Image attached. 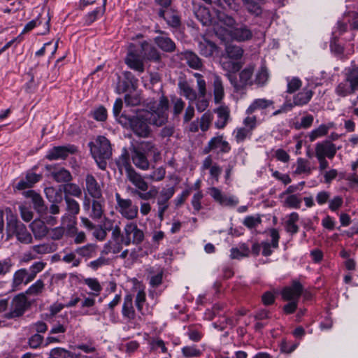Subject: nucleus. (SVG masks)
Instances as JSON below:
<instances>
[{
    "instance_id": "obj_1",
    "label": "nucleus",
    "mask_w": 358,
    "mask_h": 358,
    "mask_svg": "<svg viewBox=\"0 0 358 358\" xmlns=\"http://www.w3.org/2000/svg\"><path fill=\"white\" fill-rule=\"evenodd\" d=\"M121 122L128 126L131 130L138 137L147 138L151 133L149 126V113L140 112L133 115L122 114Z\"/></svg>"
},
{
    "instance_id": "obj_2",
    "label": "nucleus",
    "mask_w": 358,
    "mask_h": 358,
    "mask_svg": "<svg viewBox=\"0 0 358 358\" xmlns=\"http://www.w3.org/2000/svg\"><path fill=\"white\" fill-rule=\"evenodd\" d=\"M90 152L101 170L106 168L107 162L112 155L111 145L108 138L103 136H99L94 141L89 143Z\"/></svg>"
},
{
    "instance_id": "obj_3",
    "label": "nucleus",
    "mask_w": 358,
    "mask_h": 358,
    "mask_svg": "<svg viewBox=\"0 0 358 358\" xmlns=\"http://www.w3.org/2000/svg\"><path fill=\"white\" fill-rule=\"evenodd\" d=\"M169 101L166 96L162 95L156 105L152 106L148 111L149 122L153 125L161 127L165 124L169 118Z\"/></svg>"
},
{
    "instance_id": "obj_4",
    "label": "nucleus",
    "mask_w": 358,
    "mask_h": 358,
    "mask_svg": "<svg viewBox=\"0 0 358 358\" xmlns=\"http://www.w3.org/2000/svg\"><path fill=\"white\" fill-rule=\"evenodd\" d=\"M358 87V71H351L346 79L341 82L335 88L336 94L339 96H347L354 93Z\"/></svg>"
},
{
    "instance_id": "obj_5",
    "label": "nucleus",
    "mask_w": 358,
    "mask_h": 358,
    "mask_svg": "<svg viewBox=\"0 0 358 358\" xmlns=\"http://www.w3.org/2000/svg\"><path fill=\"white\" fill-rule=\"evenodd\" d=\"M176 192L174 187L163 188L156 197L157 215L159 222L164 220V213L167 210L170 204V199Z\"/></svg>"
},
{
    "instance_id": "obj_6",
    "label": "nucleus",
    "mask_w": 358,
    "mask_h": 358,
    "mask_svg": "<svg viewBox=\"0 0 358 358\" xmlns=\"http://www.w3.org/2000/svg\"><path fill=\"white\" fill-rule=\"evenodd\" d=\"M143 59L144 57L139 47L136 48L134 44H131L125 58L126 64L138 73H142L145 70Z\"/></svg>"
},
{
    "instance_id": "obj_7",
    "label": "nucleus",
    "mask_w": 358,
    "mask_h": 358,
    "mask_svg": "<svg viewBox=\"0 0 358 358\" xmlns=\"http://www.w3.org/2000/svg\"><path fill=\"white\" fill-rule=\"evenodd\" d=\"M29 306V303L27 301L25 294H19L12 299L10 311L6 314V317L12 319L20 317Z\"/></svg>"
},
{
    "instance_id": "obj_8",
    "label": "nucleus",
    "mask_w": 358,
    "mask_h": 358,
    "mask_svg": "<svg viewBox=\"0 0 358 358\" xmlns=\"http://www.w3.org/2000/svg\"><path fill=\"white\" fill-rule=\"evenodd\" d=\"M254 72V66H248L242 70L239 74V80H237L236 75H229L228 79L230 83L236 90L243 89L248 85H252L251 80Z\"/></svg>"
},
{
    "instance_id": "obj_9",
    "label": "nucleus",
    "mask_w": 358,
    "mask_h": 358,
    "mask_svg": "<svg viewBox=\"0 0 358 358\" xmlns=\"http://www.w3.org/2000/svg\"><path fill=\"white\" fill-rule=\"evenodd\" d=\"M340 146L337 147L330 140H324L316 143L315 152V157L320 158L333 159L336 155L337 150L340 149Z\"/></svg>"
},
{
    "instance_id": "obj_10",
    "label": "nucleus",
    "mask_w": 358,
    "mask_h": 358,
    "mask_svg": "<svg viewBox=\"0 0 358 358\" xmlns=\"http://www.w3.org/2000/svg\"><path fill=\"white\" fill-rule=\"evenodd\" d=\"M209 194L213 200L222 206L234 207L239 201L238 199L234 195H227L217 187L209 188Z\"/></svg>"
},
{
    "instance_id": "obj_11",
    "label": "nucleus",
    "mask_w": 358,
    "mask_h": 358,
    "mask_svg": "<svg viewBox=\"0 0 358 358\" xmlns=\"http://www.w3.org/2000/svg\"><path fill=\"white\" fill-rule=\"evenodd\" d=\"M66 203V213L62 217V224H76V215L80 212L79 203L69 196H64Z\"/></svg>"
},
{
    "instance_id": "obj_12",
    "label": "nucleus",
    "mask_w": 358,
    "mask_h": 358,
    "mask_svg": "<svg viewBox=\"0 0 358 358\" xmlns=\"http://www.w3.org/2000/svg\"><path fill=\"white\" fill-rule=\"evenodd\" d=\"M115 198L123 217L128 220H132L136 217L138 208V206L132 205L131 200L122 199L119 193L115 194Z\"/></svg>"
},
{
    "instance_id": "obj_13",
    "label": "nucleus",
    "mask_w": 358,
    "mask_h": 358,
    "mask_svg": "<svg viewBox=\"0 0 358 358\" xmlns=\"http://www.w3.org/2000/svg\"><path fill=\"white\" fill-rule=\"evenodd\" d=\"M274 108V101L265 98L254 99L245 110L246 115H252L257 111H260L262 116L266 115L268 108Z\"/></svg>"
},
{
    "instance_id": "obj_14",
    "label": "nucleus",
    "mask_w": 358,
    "mask_h": 358,
    "mask_svg": "<svg viewBox=\"0 0 358 358\" xmlns=\"http://www.w3.org/2000/svg\"><path fill=\"white\" fill-rule=\"evenodd\" d=\"M76 151L77 148L73 145L55 146L48 151L46 158L49 160L65 159L69 154H73Z\"/></svg>"
},
{
    "instance_id": "obj_15",
    "label": "nucleus",
    "mask_w": 358,
    "mask_h": 358,
    "mask_svg": "<svg viewBox=\"0 0 358 358\" xmlns=\"http://www.w3.org/2000/svg\"><path fill=\"white\" fill-rule=\"evenodd\" d=\"M125 234L121 237V241L126 245L134 243H139L143 239V233L137 229L136 225H125Z\"/></svg>"
},
{
    "instance_id": "obj_16",
    "label": "nucleus",
    "mask_w": 358,
    "mask_h": 358,
    "mask_svg": "<svg viewBox=\"0 0 358 358\" xmlns=\"http://www.w3.org/2000/svg\"><path fill=\"white\" fill-rule=\"evenodd\" d=\"M181 60L185 61L187 65L194 70L201 71L203 68L202 59L191 50H186L178 54Z\"/></svg>"
},
{
    "instance_id": "obj_17",
    "label": "nucleus",
    "mask_w": 358,
    "mask_h": 358,
    "mask_svg": "<svg viewBox=\"0 0 358 358\" xmlns=\"http://www.w3.org/2000/svg\"><path fill=\"white\" fill-rule=\"evenodd\" d=\"M303 286L298 281H294L291 286L285 287L282 291V296L286 301H298L303 292Z\"/></svg>"
},
{
    "instance_id": "obj_18",
    "label": "nucleus",
    "mask_w": 358,
    "mask_h": 358,
    "mask_svg": "<svg viewBox=\"0 0 358 358\" xmlns=\"http://www.w3.org/2000/svg\"><path fill=\"white\" fill-rule=\"evenodd\" d=\"M230 36L232 39L238 42H244L252 39L253 34L247 25L241 24L231 30Z\"/></svg>"
},
{
    "instance_id": "obj_19",
    "label": "nucleus",
    "mask_w": 358,
    "mask_h": 358,
    "mask_svg": "<svg viewBox=\"0 0 358 358\" xmlns=\"http://www.w3.org/2000/svg\"><path fill=\"white\" fill-rule=\"evenodd\" d=\"M131 153L132 162L137 168L142 170H148L149 169V161L145 153L138 148L133 146Z\"/></svg>"
},
{
    "instance_id": "obj_20",
    "label": "nucleus",
    "mask_w": 358,
    "mask_h": 358,
    "mask_svg": "<svg viewBox=\"0 0 358 358\" xmlns=\"http://www.w3.org/2000/svg\"><path fill=\"white\" fill-rule=\"evenodd\" d=\"M217 24L214 25V30L217 35L224 36L227 32L226 29L219 28L218 26L224 25L227 27H233L236 24V20L231 17L222 12H218L217 14Z\"/></svg>"
},
{
    "instance_id": "obj_21",
    "label": "nucleus",
    "mask_w": 358,
    "mask_h": 358,
    "mask_svg": "<svg viewBox=\"0 0 358 358\" xmlns=\"http://www.w3.org/2000/svg\"><path fill=\"white\" fill-rule=\"evenodd\" d=\"M212 85L215 103H219L224 96V89L222 80L217 73H213L212 76Z\"/></svg>"
},
{
    "instance_id": "obj_22",
    "label": "nucleus",
    "mask_w": 358,
    "mask_h": 358,
    "mask_svg": "<svg viewBox=\"0 0 358 358\" xmlns=\"http://www.w3.org/2000/svg\"><path fill=\"white\" fill-rule=\"evenodd\" d=\"M269 236L271 238V243L267 241L262 243V255L265 257L269 256L272 253L271 248H277L278 247L279 234L275 229H270L268 231Z\"/></svg>"
},
{
    "instance_id": "obj_23",
    "label": "nucleus",
    "mask_w": 358,
    "mask_h": 358,
    "mask_svg": "<svg viewBox=\"0 0 358 358\" xmlns=\"http://www.w3.org/2000/svg\"><path fill=\"white\" fill-rule=\"evenodd\" d=\"M8 231H13L18 241L24 243L31 241V236L27 230L25 225H6Z\"/></svg>"
},
{
    "instance_id": "obj_24",
    "label": "nucleus",
    "mask_w": 358,
    "mask_h": 358,
    "mask_svg": "<svg viewBox=\"0 0 358 358\" xmlns=\"http://www.w3.org/2000/svg\"><path fill=\"white\" fill-rule=\"evenodd\" d=\"M101 6L96 7L92 11L87 13L83 17V22L85 25H90L97 19L101 17L106 11V0H100Z\"/></svg>"
},
{
    "instance_id": "obj_25",
    "label": "nucleus",
    "mask_w": 358,
    "mask_h": 358,
    "mask_svg": "<svg viewBox=\"0 0 358 358\" xmlns=\"http://www.w3.org/2000/svg\"><path fill=\"white\" fill-rule=\"evenodd\" d=\"M122 314L124 319L131 321L136 317V312L133 306V296L131 294H127L124 299L122 308Z\"/></svg>"
},
{
    "instance_id": "obj_26",
    "label": "nucleus",
    "mask_w": 358,
    "mask_h": 358,
    "mask_svg": "<svg viewBox=\"0 0 358 358\" xmlns=\"http://www.w3.org/2000/svg\"><path fill=\"white\" fill-rule=\"evenodd\" d=\"M86 189L88 194L94 199H99L101 195V189L95 178L88 174L85 178Z\"/></svg>"
},
{
    "instance_id": "obj_27",
    "label": "nucleus",
    "mask_w": 358,
    "mask_h": 358,
    "mask_svg": "<svg viewBox=\"0 0 358 358\" xmlns=\"http://www.w3.org/2000/svg\"><path fill=\"white\" fill-rule=\"evenodd\" d=\"M127 177L128 180L138 189L143 192L148 190V185L147 182H145L143 177L139 173H138L134 169L128 170Z\"/></svg>"
},
{
    "instance_id": "obj_28",
    "label": "nucleus",
    "mask_w": 358,
    "mask_h": 358,
    "mask_svg": "<svg viewBox=\"0 0 358 358\" xmlns=\"http://www.w3.org/2000/svg\"><path fill=\"white\" fill-rule=\"evenodd\" d=\"M139 48L143 54L144 59L150 61L158 62L160 59V54L157 50L149 45L148 43H142Z\"/></svg>"
},
{
    "instance_id": "obj_29",
    "label": "nucleus",
    "mask_w": 358,
    "mask_h": 358,
    "mask_svg": "<svg viewBox=\"0 0 358 358\" xmlns=\"http://www.w3.org/2000/svg\"><path fill=\"white\" fill-rule=\"evenodd\" d=\"M220 64L222 69L227 72L226 76L227 77L229 75H235L241 68L239 62L234 61V59L228 57L222 59Z\"/></svg>"
},
{
    "instance_id": "obj_30",
    "label": "nucleus",
    "mask_w": 358,
    "mask_h": 358,
    "mask_svg": "<svg viewBox=\"0 0 358 358\" xmlns=\"http://www.w3.org/2000/svg\"><path fill=\"white\" fill-rule=\"evenodd\" d=\"M155 43L164 52H172L176 49L175 43L166 36H158L155 38Z\"/></svg>"
},
{
    "instance_id": "obj_31",
    "label": "nucleus",
    "mask_w": 358,
    "mask_h": 358,
    "mask_svg": "<svg viewBox=\"0 0 358 358\" xmlns=\"http://www.w3.org/2000/svg\"><path fill=\"white\" fill-rule=\"evenodd\" d=\"M178 87L180 94L185 96L190 103H193L197 98L196 92L186 82H179Z\"/></svg>"
},
{
    "instance_id": "obj_32",
    "label": "nucleus",
    "mask_w": 358,
    "mask_h": 358,
    "mask_svg": "<svg viewBox=\"0 0 358 358\" xmlns=\"http://www.w3.org/2000/svg\"><path fill=\"white\" fill-rule=\"evenodd\" d=\"M27 275V270L26 268H20L14 273L12 280L13 291L19 290L23 284L25 285Z\"/></svg>"
},
{
    "instance_id": "obj_33",
    "label": "nucleus",
    "mask_w": 358,
    "mask_h": 358,
    "mask_svg": "<svg viewBox=\"0 0 358 358\" xmlns=\"http://www.w3.org/2000/svg\"><path fill=\"white\" fill-rule=\"evenodd\" d=\"M313 92L311 90L303 89L301 92L296 94L293 98V106H303L307 104L311 99Z\"/></svg>"
},
{
    "instance_id": "obj_34",
    "label": "nucleus",
    "mask_w": 358,
    "mask_h": 358,
    "mask_svg": "<svg viewBox=\"0 0 358 358\" xmlns=\"http://www.w3.org/2000/svg\"><path fill=\"white\" fill-rule=\"evenodd\" d=\"M216 113L217 119L215 125L217 129H223L229 119V110L227 107L221 106L216 110Z\"/></svg>"
},
{
    "instance_id": "obj_35",
    "label": "nucleus",
    "mask_w": 358,
    "mask_h": 358,
    "mask_svg": "<svg viewBox=\"0 0 358 358\" xmlns=\"http://www.w3.org/2000/svg\"><path fill=\"white\" fill-rule=\"evenodd\" d=\"M22 194L24 197L31 199L34 208L36 210L41 211L45 208L44 201L43 198L34 190L24 191Z\"/></svg>"
},
{
    "instance_id": "obj_36",
    "label": "nucleus",
    "mask_w": 358,
    "mask_h": 358,
    "mask_svg": "<svg viewBox=\"0 0 358 358\" xmlns=\"http://www.w3.org/2000/svg\"><path fill=\"white\" fill-rule=\"evenodd\" d=\"M210 145H213L215 150L219 149L218 153H228L231 150L229 143L223 139L222 136L212 138Z\"/></svg>"
},
{
    "instance_id": "obj_37",
    "label": "nucleus",
    "mask_w": 358,
    "mask_h": 358,
    "mask_svg": "<svg viewBox=\"0 0 358 358\" xmlns=\"http://www.w3.org/2000/svg\"><path fill=\"white\" fill-rule=\"evenodd\" d=\"M149 273L151 275L150 278V285L152 287H157L162 282L164 271L162 268L157 267H151L149 269Z\"/></svg>"
},
{
    "instance_id": "obj_38",
    "label": "nucleus",
    "mask_w": 358,
    "mask_h": 358,
    "mask_svg": "<svg viewBox=\"0 0 358 358\" xmlns=\"http://www.w3.org/2000/svg\"><path fill=\"white\" fill-rule=\"evenodd\" d=\"M194 15L204 25H208L211 23V18L209 10L204 6H199L195 9Z\"/></svg>"
},
{
    "instance_id": "obj_39",
    "label": "nucleus",
    "mask_w": 358,
    "mask_h": 358,
    "mask_svg": "<svg viewBox=\"0 0 358 358\" xmlns=\"http://www.w3.org/2000/svg\"><path fill=\"white\" fill-rule=\"evenodd\" d=\"M216 49V45L214 43L204 40L199 43V50L201 55L209 57H211Z\"/></svg>"
},
{
    "instance_id": "obj_40",
    "label": "nucleus",
    "mask_w": 358,
    "mask_h": 358,
    "mask_svg": "<svg viewBox=\"0 0 358 358\" xmlns=\"http://www.w3.org/2000/svg\"><path fill=\"white\" fill-rule=\"evenodd\" d=\"M52 178L57 182H69L72 180L71 173L64 169H59L51 173Z\"/></svg>"
},
{
    "instance_id": "obj_41",
    "label": "nucleus",
    "mask_w": 358,
    "mask_h": 358,
    "mask_svg": "<svg viewBox=\"0 0 358 358\" xmlns=\"http://www.w3.org/2000/svg\"><path fill=\"white\" fill-rule=\"evenodd\" d=\"M83 282L85 285H87L89 288L92 290L89 294L92 295L94 296H97L100 294L102 287L100 285L99 280L96 278H87L83 280Z\"/></svg>"
},
{
    "instance_id": "obj_42",
    "label": "nucleus",
    "mask_w": 358,
    "mask_h": 358,
    "mask_svg": "<svg viewBox=\"0 0 358 358\" xmlns=\"http://www.w3.org/2000/svg\"><path fill=\"white\" fill-rule=\"evenodd\" d=\"M44 192L50 203H60L63 199L62 192L53 187H45Z\"/></svg>"
},
{
    "instance_id": "obj_43",
    "label": "nucleus",
    "mask_w": 358,
    "mask_h": 358,
    "mask_svg": "<svg viewBox=\"0 0 358 358\" xmlns=\"http://www.w3.org/2000/svg\"><path fill=\"white\" fill-rule=\"evenodd\" d=\"M269 73L267 68L262 65L256 73L255 83L259 86H264L268 80Z\"/></svg>"
},
{
    "instance_id": "obj_44",
    "label": "nucleus",
    "mask_w": 358,
    "mask_h": 358,
    "mask_svg": "<svg viewBox=\"0 0 358 358\" xmlns=\"http://www.w3.org/2000/svg\"><path fill=\"white\" fill-rule=\"evenodd\" d=\"M330 128L331 125H327L324 124H320L317 128L313 129L309 134L308 138L310 141L313 142L317 138L327 135Z\"/></svg>"
},
{
    "instance_id": "obj_45",
    "label": "nucleus",
    "mask_w": 358,
    "mask_h": 358,
    "mask_svg": "<svg viewBox=\"0 0 358 358\" xmlns=\"http://www.w3.org/2000/svg\"><path fill=\"white\" fill-rule=\"evenodd\" d=\"M45 289V284L43 280L38 279L32 284L25 292V295L38 296L42 294Z\"/></svg>"
},
{
    "instance_id": "obj_46",
    "label": "nucleus",
    "mask_w": 358,
    "mask_h": 358,
    "mask_svg": "<svg viewBox=\"0 0 358 358\" xmlns=\"http://www.w3.org/2000/svg\"><path fill=\"white\" fill-rule=\"evenodd\" d=\"M301 202L302 199L301 198L300 194H291L285 196L283 205L292 208H299L301 207Z\"/></svg>"
},
{
    "instance_id": "obj_47",
    "label": "nucleus",
    "mask_w": 358,
    "mask_h": 358,
    "mask_svg": "<svg viewBox=\"0 0 358 358\" xmlns=\"http://www.w3.org/2000/svg\"><path fill=\"white\" fill-rule=\"evenodd\" d=\"M117 165L120 169L124 168L126 173H128V170L134 169L129 163V154L126 148L122 150L121 155L119 157L116 162Z\"/></svg>"
},
{
    "instance_id": "obj_48",
    "label": "nucleus",
    "mask_w": 358,
    "mask_h": 358,
    "mask_svg": "<svg viewBox=\"0 0 358 358\" xmlns=\"http://www.w3.org/2000/svg\"><path fill=\"white\" fill-rule=\"evenodd\" d=\"M90 229L93 230V235L99 240H103L108 231H110V227L108 225H87Z\"/></svg>"
},
{
    "instance_id": "obj_49",
    "label": "nucleus",
    "mask_w": 358,
    "mask_h": 358,
    "mask_svg": "<svg viewBox=\"0 0 358 358\" xmlns=\"http://www.w3.org/2000/svg\"><path fill=\"white\" fill-rule=\"evenodd\" d=\"M63 189L65 196L71 195L76 197H80L82 195L80 187L75 183L67 182L64 185Z\"/></svg>"
},
{
    "instance_id": "obj_50",
    "label": "nucleus",
    "mask_w": 358,
    "mask_h": 358,
    "mask_svg": "<svg viewBox=\"0 0 358 358\" xmlns=\"http://www.w3.org/2000/svg\"><path fill=\"white\" fill-rule=\"evenodd\" d=\"M171 103L173 115L174 117H178L183 111L185 103L181 98L173 96L171 98Z\"/></svg>"
},
{
    "instance_id": "obj_51",
    "label": "nucleus",
    "mask_w": 358,
    "mask_h": 358,
    "mask_svg": "<svg viewBox=\"0 0 358 358\" xmlns=\"http://www.w3.org/2000/svg\"><path fill=\"white\" fill-rule=\"evenodd\" d=\"M234 134L236 142L239 143L243 142L247 138L250 137L252 131L250 129L243 127L237 128Z\"/></svg>"
},
{
    "instance_id": "obj_52",
    "label": "nucleus",
    "mask_w": 358,
    "mask_h": 358,
    "mask_svg": "<svg viewBox=\"0 0 358 358\" xmlns=\"http://www.w3.org/2000/svg\"><path fill=\"white\" fill-rule=\"evenodd\" d=\"M227 57L231 59H238L243 54V49L237 45H228L226 48Z\"/></svg>"
},
{
    "instance_id": "obj_53",
    "label": "nucleus",
    "mask_w": 358,
    "mask_h": 358,
    "mask_svg": "<svg viewBox=\"0 0 358 358\" xmlns=\"http://www.w3.org/2000/svg\"><path fill=\"white\" fill-rule=\"evenodd\" d=\"M120 233V230L119 227L116 225L113 231V236L115 238V243H111L110 245V250L114 254L118 253L122 250L120 242H123L121 241V238L119 237Z\"/></svg>"
},
{
    "instance_id": "obj_54",
    "label": "nucleus",
    "mask_w": 358,
    "mask_h": 358,
    "mask_svg": "<svg viewBox=\"0 0 358 358\" xmlns=\"http://www.w3.org/2000/svg\"><path fill=\"white\" fill-rule=\"evenodd\" d=\"M57 203H52L49 209L51 215L43 217L41 220V224H52L56 222V218L52 215H57L59 213V208L57 206Z\"/></svg>"
},
{
    "instance_id": "obj_55",
    "label": "nucleus",
    "mask_w": 358,
    "mask_h": 358,
    "mask_svg": "<svg viewBox=\"0 0 358 358\" xmlns=\"http://www.w3.org/2000/svg\"><path fill=\"white\" fill-rule=\"evenodd\" d=\"M146 301V294L145 292L143 290H139L135 297V306L138 310V311L142 314L144 315V312L143 310V307Z\"/></svg>"
},
{
    "instance_id": "obj_56",
    "label": "nucleus",
    "mask_w": 358,
    "mask_h": 358,
    "mask_svg": "<svg viewBox=\"0 0 358 358\" xmlns=\"http://www.w3.org/2000/svg\"><path fill=\"white\" fill-rule=\"evenodd\" d=\"M248 116L243 120V124L245 128H248L251 131L257 127V124L260 123L262 120L257 117V115H247Z\"/></svg>"
},
{
    "instance_id": "obj_57",
    "label": "nucleus",
    "mask_w": 358,
    "mask_h": 358,
    "mask_svg": "<svg viewBox=\"0 0 358 358\" xmlns=\"http://www.w3.org/2000/svg\"><path fill=\"white\" fill-rule=\"evenodd\" d=\"M287 92L292 94L298 90L301 87V81L299 78L294 77L292 78H287Z\"/></svg>"
},
{
    "instance_id": "obj_58",
    "label": "nucleus",
    "mask_w": 358,
    "mask_h": 358,
    "mask_svg": "<svg viewBox=\"0 0 358 358\" xmlns=\"http://www.w3.org/2000/svg\"><path fill=\"white\" fill-rule=\"evenodd\" d=\"M296 174L310 173V168L308 166V162L303 158H299L296 161V169L294 171Z\"/></svg>"
},
{
    "instance_id": "obj_59",
    "label": "nucleus",
    "mask_w": 358,
    "mask_h": 358,
    "mask_svg": "<svg viewBox=\"0 0 358 358\" xmlns=\"http://www.w3.org/2000/svg\"><path fill=\"white\" fill-rule=\"evenodd\" d=\"M182 354L185 358H190L200 356L201 352L194 345L185 346L182 348Z\"/></svg>"
},
{
    "instance_id": "obj_60",
    "label": "nucleus",
    "mask_w": 358,
    "mask_h": 358,
    "mask_svg": "<svg viewBox=\"0 0 358 358\" xmlns=\"http://www.w3.org/2000/svg\"><path fill=\"white\" fill-rule=\"evenodd\" d=\"M32 232L36 238L48 236L49 230L47 225H30Z\"/></svg>"
},
{
    "instance_id": "obj_61",
    "label": "nucleus",
    "mask_w": 358,
    "mask_h": 358,
    "mask_svg": "<svg viewBox=\"0 0 358 358\" xmlns=\"http://www.w3.org/2000/svg\"><path fill=\"white\" fill-rule=\"evenodd\" d=\"M150 345L152 350H157L160 349L162 353H166L169 357L171 355L167 352V348L165 346V343L160 338H153L150 341Z\"/></svg>"
},
{
    "instance_id": "obj_62",
    "label": "nucleus",
    "mask_w": 358,
    "mask_h": 358,
    "mask_svg": "<svg viewBox=\"0 0 358 358\" xmlns=\"http://www.w3.org/2000/svg\"><path fill=\"white\" fill-rule=\"evenodd\" d=\"M203 198V194L201 191H198L195 194H194L192 200L191 204L193 207L194 212H199L202 206H201V200Z\"/></svg>"
},
{
    "instance_id": "obj_63",
    "label": "nucleus",
    "mask_w": 358,
    "mask_h": 358,
    "mask_svg": "<svg viewBox=\"0 0 358 358\" xmlns=\"http://www.w3.org/2000/svg\"><path fill=\"white\" fill-rule=\"evenodd\" d=\"M92 116L97 121L103 122L107 118V110L103 106H99L91 112Z\"/></svg>"
},
{
    "instance_id": "obj_64",
    "label": "nucleus",
    "mask_w": 358,
    "mask_h": 358,
    "mask_svg": "<svg viewBox=\"0 0 358 358\" xmlns=\"http://www.w3.org/2000/svg\"><path fill=\"white\" fill-rule=\"evenodd\" d=\"M213 115L210 112L205 113L201 117L200 127L203 131L208 129L209 126L213 120Z\"/></svg>"
}]
</instances>
